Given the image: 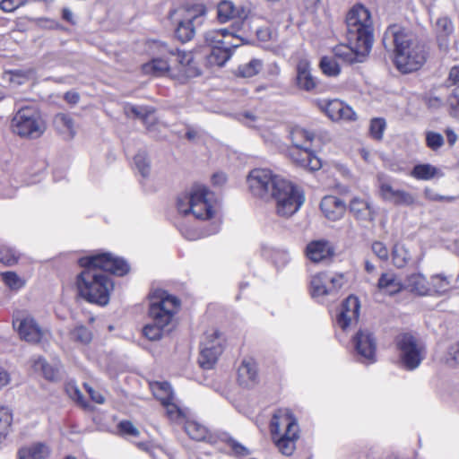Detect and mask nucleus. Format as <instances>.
<instances>
[{"label": "nucleus", "instance_id": "8fccbe9b", "mask_svg": "<svg viewBox=\"0 0 459 459\" xmlns=\"http://www.w3.org/2000/svg\"><path fill=\"white\" fill-rule=\"evenodd\" d=\"M386 128V122L384 118L376 117L371 119L369 125V134L370 136L377 140L380 141L383 138L384 132Z\"/></svg>", "mask_w": 459, "mask_h": 459}, {"label": "nucleus", "instance_id": "9d476101", "mask_svg": "<svg viewBox=\"0 0 459 459\" xmlns=\"http://www.w3.org/2000/svg\"><path fill=\"white\" fill-rule=\"evenodd\" d=\"M204 40L207 44L206 64L209 66H223L232 56L233 50L238 46L224 39H215L214 32H206Z\"/></svg>", "mask_w": 459, "mask_h": 459}, {"label": "nucleus", "instance_id": "dca6fc26", "mask_svg": "<svg viewBox=\"0 0 459 459\" xmlns=\"http://www.w3.org/2000/svg\"><path fill=\"white\" fill-rule=\"evenodd\" d=\"M315 150H301L297 147L289 149V156L297 165L307 169L310 171H316L321 169L322 161L315 154Z\"/></svg>", "mask_w": 459, "mask_h": 459}, {"label": "nucleus", "instance_id": "bf43d9fd", "mask_svg": "<svg viewBox=\"0 0 459 459\" xmlns=\"http://www.w3.org/2000/svg\"><path fill=\"white\" fill-rule=\"evenodd\" d=\"M30 0H2L0 9L4 13H12L17 8L26 4Z\"/></svg>", "mask_w": 459, "mask_h": 459}, {"label": "nucleus", "instance_id": "e433bc0d", "mask_svg": "<svg viewBox=\"0 0 459 459\" xmlns=\"http://www.w3.org/2000/svg\"><path fill=\"white\" fill-rule=\"evenodd\" d=\"M351 212L359 220H371L372 212L370 206L363 199L354 198L350 204Z\"/></svg>", "mask_w": 459, "mask_h": 459}, {"label": "nucleus", "instance_id": "f704fd0d", "mask_svg": "<svg viewBox=\"0 0 459 459\" xmlns=\"http://www.w3.org/2000/svg\"><path fill=\"white\" fill-rule=\"evenodd\" d=\"M217 439L225 443L231 450L230 455L236 457H246L250 455V450L244 445L236 440L227 432H221L217 436Z\"/></svg>", "mask_w": 459, "mask_h": 459}, {"label": "nucleus", "instance_id": "20e7f679", "mask_svg": "<svg viewBox=\"0 0 459 459\" xmlns=\"http://www.w3.org/2000/svg\"><path fill=\"white\" fill-rule=\"evenodd\" d=\"M373 41L370 13L363 5L356 4L346 14V64L365 62Z\"/></svg>", "mask_w": 459, "mask_h": 459}, {"label": "nucleus", "instance_id": "13d9d810", "mask_svg": "<svg viewBox=\"0 0 459 459\" xmlns=\"http://www.w3.org/2000/svg\"><path fill=\"white\" fill-rule=\"evenodd\" d=\"M117 429L122 436L138 437L140 434L138 429L130 420H121L117 424Z\"/></svg>", "mask_w": 459, "mask_h": 459}, {"label": "nucleus", "instance_id": "5701e85b", "mask_svg": "<svg viewBox=\"0 0 459 459\" xmlns=\"http://www.w3.org/2000/svg\"><path fill=\"white\" fill-rule=\"evenodd\" d=\"M185 430L193 440L206 441L211 444H216L217 442V437L211 434L204 425L195 420H186Z\"/></svg>", "mask_w": 459, "mask_h": 459}, {"label": "nucleus", "instance_id": "72a5a7b5", "mask_svg": "<svg viewBox=\"0 0 459 459\" xmlns=\"http://www.w3.org/2000/svg\"><path fill=\"white\" fill-rule=\"evenodd\" d=\"M238 381L247 388L254 385L257 381L255 366L250 362L243 361L238 368Z\"/></svg>", "mask_w": 459, "mask_h": 459}, {"label": "nucleus", "instance_id": "79ce46f5", "mask_svg": "<svg viewBox=\"0 0 459 459\" xmlns=\"http://www.w3.org/2000/svg\"><path fill=\"white\" fill-rule=\"evenodd\" d=\"M319 67L322 73L327 76H336L341 73V66L333 56L321 57Z\"/></svg>", "mask_w": 459, "mask_h": 459}, {"label": "nucleus", "instance_id": "a878e982", "mask_svg": "<svg viewBox=\"0 0 459 459\" xmlns=\"http://www.w3.org/2000/svg\"><path fill=\"white\" fill-rule=\"evenodd\" d=\"M404 288L418 295L431 294V287L426 277L420 273H412L407 277Z\"/></svg>", "mask_w": 459, "mask_h": 459}, {"label": "nucleus", "instance_id": "412c9836", "mask_svg": "<svg viewBox=\"0 0 459 459\" xmlns=\"http://www.w3.org/2000/svg\"><path fill=\"white\" fill-rule=\"evenodd\" d=\"M290 138L292 143V147L305 151L315 150L314 143L316 141V135L312 131L295 126L290 132Z\"/></svg>", "mask_w": 459, "mask_h": 459}, {"label": "nucleus", "instance_id": "4468645a", "mask_svg": "<svg viewBox=\"0 0 459 459\" xmlns=\"http://www.w3.org/2000/svg\"><path fill=\"white\" fill-rule=\"evenodd\" d=\"M282 428L285 429L284 433L292 437L297 436L299 432L297 420L289 409H278L271 420L270 429L273 436L280 434Z\"/></svg>", "mask_w": 459, "mask_h": 459}, {"label": "nucleus", "instance_id": "0e129e2a", "mask_svg": "<svg viewBox=\"0 0 459 459\" xmlns=\"http://www.w3.org/2000/svg\"><path fill=\"white\" fill-rule=\"evenodd\" d=\"M39 24L40 27L48 30H60L62 26L60 23L55 20L41 18L39 20Z\"/></svg>", "mask_w": 459, "mask_h": 459}, {"label": "nucleus", "instance_id": "c85d7f7f", "mask_svg": "<svg viewBox=\"0 0 459 459\" xmlns=\"http://www.w3.org/2000/svg\"><path fill=\"white\" fill-rule=\"evenodd\" d=\"M377 286L379 290L389 295H394L404 288V285L394 273H383L378 280Z\"/></svg>", "mask_w": 459, "mask_h": 459}, {"label": "nucleus", "instance_id": "de8ad7c7", "mask_svg": "<svg viewBox=\"0 0 459 459\" xmlns=\"http://www.w3.org/2000/svg\"><path fill=\"white\" fill-rule=\"evenodd\" d=\"M19 254L15 249L6 245H0V263L12 266L18 262Z\"/></svg>", "mask_w": 459, "mask_h": 459}, {"label": "nucleus", "instance_id": "a19ab883", "mask_svg": "<svg viewBox=\"0 0 459 459\" xmlns=\"http://www.w3.org/2000/svg\"><path fill=\"white\" fill-rule=\"evenodd\" d=\"M263 68L260 59L253 58L248 63L241 65L238 68V75L243 78H250L259 74Z\"/></svg>", "mask_w": 459, "mask_h": 459}, {"label": "nucleus", "instance_id": "f8f14e48", "mask_svg": "<svg viewBox=\"0 0 459 459\" xmlns=\"http://www.w3.org/2000/svg\"><path fill=\"white\" fill-rule=\"evenodd\" d=\"M214 194L204 186H196L192 189L190 212L198 220L211 219L214 214L212 207Z\"/></svg>", "mask_w": 459, "mask_h": 459}, {"label": "nucleus", "instance_id": "774afa93", "mask_svg": "<svg viewBox=\"0 0 459 459\" xmlns=\"http://www.w3.org/2000/svg\"><path fill=\"white\" fill-rule=\"evenodd\" d=\"M87 391H88L92 401H94L95 403H97L99 404L104 403L105 398L101 394L93 390L91 387H88Z\"/></svg>", "mask_w": 459, "mask_h": 459}, {"label": "nucleus", "instance_id": "ddd939ff", "mask_svg": "<svg viewBox=\"0 0 459 459\" xmlns=\"http://www.w3.org/2000/svg\"><path fill=\"white\" fill-rule=\"evenodd\" d=\"M377 187L379 196L385 202L399 206H412L416 204L417 199L414 195L394 188L390 180L384 175L377 176Z\"/></svg>", "mask_w": 459, "mask_h": 459}, {"label": "nucleus", "instance_id": "58836bf2", "mask_svg": "<svg viewBox=\"0 0 459 459\" xmlns=\"http://www.w3.org/2000/svg\"><path fill=\"white\" fill-rule=\"evenodd\" d=\"M360 310V302L356 296L346 298V327L353 322H358Z\"/></svg>", "mask_w": 459, "mask_h": 459}, {"label": "nucleus", "instance_id": "1a4fd4ad", "mask_svg": "<svg viewBox=\"0 0 459 459\" xmlns=\"http://www.w3.org/2000/svg\"><path fill=\"white\" fill-rule=\"evenodd\" d=\"M184 17L178 21L175 29V37L182 43L193 39L197 28L201 27L207 13L206 6L203 4H193L184 10Z\"/></svg>", "mask_w": 459, "mask_h": 459}, {"label": "nucleus", "instance_id": "c9c22d12", "mask_svg": "<svg viewBox=\"0 0 459 459\" xmlns=\"http://www.w3.org/2000/svg\"><path fill=\"white\" fill-rule=\"evenodd\" d=\"M411 253L409 248L401 243H396L392 250V261L395 267L403 268L411 260Z\"/></svg>", "mask_w": 459, "mask_h": 459}, {"label": "nucleus", "instance_id": "a211bd4d", "mask_svg": "<svg viewBox=\"0 0 459 459\" xmlns=\"http://www.w3.org/2000/svg\"><path fill=\"white\" fill-rule=\"evenodd\" d=\"M297 85L299 89L311 91L316 88L317 79L312 75L310 62L302 58L297 65Z\"/></svg>", "mask_w": 459, "mask_h": 459}, {"label": "nucleus", "instance_id": "37998d69", "mask_svg": "<svg viewBox=\"0 0 459 459\" xmlns=\"http://www.w3.org/2000/svg\"><path fill=\"white\" fill-rule=\"evenodd\" d=\"M135 169L143 178H147L151 172V162L144 151L138 152L134 157Z\"/></svg>", "mask_w": 459, "mask_h": 459}, {"label": "nucleus", "instance_id": "69168bd1", "mask_svg": "<svg viewBox=\"0 0 459 459\" xmlns=\"http://www.w3.org/2000/svg\"><path fill=\"white\" fill-rule=\"evenodd\" d=\"M424 195L425 197L430 201H452L454 199V197L440 195L429 188L425 189Z\"/></svg>", "mask_w": 459, "mask_h": 459}, {"label": "nucleus", "instance_id": "cd10ccee", "mask_svg": "<svg viewBox=\"0 0 459 459\" xmlns=\"http://www.w3.org/2000/svg\"><path fill=\"white\" fill-rule=\"evenodd\" d=\"M319 107L332 121H339L343 117L344 102L340 100H322Z\"/></svg>", "mask_w": 459, "mask_h": 459}, {"label": "nucleus", "instance_id": "603ef678", "mask_svg": "<svg viewBox=\"0 0 459 459\" xmlns=\"http://www.w3.org/2000/svg\"><path fill=\"white\" fill-rule=\"evenodd\" d=\"M445 140L441 134L433 131L426 132V145L432 151H437L444 145Z\"/></svg>", "mask_w": 459, "mask_h": 459}, {"label": "nucleus", "instance_id": "9b49d317", "mask_svg": "<svg viewBox=\"0 0 459 459\" xmlns=\"http://www.w3.org/2000/svg\"><path fill=\"white\" fill-rule=\"evenodd\" d=\"M222 339L218 331H213L211 334H206L200 343V354L198 363L204 369H211L222 353Z\"/></svg>", "mask_w": 459, "mask_h": 459}, {"label": "nucleus", "instance_id": "4d7b16f0", "mask_svg": "<svg viewBox=\"0 0 459 459\" xmlns=\"http://www.w3.org/2000/svg\"><path fill=\"white\" fill-rule=\"evenodd\" d=\"M192 203V190L189 193L181 194L177 199V208L180 213L187 215L190 213L189 206Z\"/></svg>", "mask_w": 459, "mask_h": 459}, {"label": "nucleus", "instance_id": "c756f323", "mask_svg": "<svg viewBox=\"0 0 459 459\" xmlns=\"http://www.w3.org/2000/svg\"><path fill=\"white\" fill-rule=\"evenodd\" d=\"M154 45L159 55L163 56L166 60L169 61L170 70H180L178 48L161 41L155 42Z\"/></svg>", "mask_w": 459, "mask_h": 459}, {"label": "nucleus", "instance_id": "bb28decb", "mask_svg": "<svg viewBox=\"0 0 459 459\" xmlns=\"http://www.w3.org/2000/svg\"><path fill=\"white\" fill-rule=\"evenodd\" d=\"M48 455V446L43 442H36L30 446L20 448L18 459H46Z\"/></svg>", "mask_w": 459, "mask_h": 459}, {"label": "nucleus", "instance_id": "f3484780", "mask_svg": "<svg viewBox=\"0 0 459 459\" xmlns=\"http://www.w3.org/2000/svg\"><path fill=\"white\" fill-rule=\"evenodd\" d=\"M307 258L313 263H320L330 259L334 255L332 245L326 240H314L306 247Z\"/></svg>", "mask_w": 459, "mask_h": 459}, {"label": "nucleus", "instance_id": "f03ea898", "mask_svg": "<svg viewBox=\"0 0 459 459\" xmlns=\"http://www.w3.org/2000/svg\"><path fill=\"white\" fill-rule=\"evenodd\" d=\"M251 193L264 199L273 198L276 212L281 217H290L305 202L303 191L285 178L274 175L270 169H255L247 177Z\"/></svg>", "mask_w": 459, "mask_h": 459}, {"label": "nucleus", "instance_id": "f257e3e1", "mask_svg": "<svg viewBox=\"0 0 459 459\" xmlns=\"http://www.w3.org/2000/svg\"><path fill=\"white\" fill-rule=\"evenodd\" d=\"M83 270L76 277L80 297L89 303L106 306L114 288L112 281L103 273L124 276L130 271L129 264L122 257L109 252L81 257L78 261Z\"/></svg>", "mask_w": 459, "mask_h": 459}, {"label": "nucleus", "instance_id": "49530a36", "mask_svg": "<svg viewBox=\"0 0 459 459\" xmlns=\"http://www.w3.org/2000/svg\"><path fill=\"white\" fill-rule=\"evenodd\" d=\"M13 417L8 408H0V445L9 433Z\"/></svg>", "mask_w": 459, "mask_h": 459}, {"label": "nucleus", "instance_id": "4c0bfd02", "mask_svg": "<svg viewBox=\"0 0 459 459\" xmlns=\"http://www.w3.org/2000/svg\"><path fill=\"white\" fill-rule=\"evenodd\" d=\"M431 293L444 294L451 289V278L443 273L431 276L429 281Z\"/></svg>", "mask_w": 459, "mask_h": 459}, {"label": "nucleus", "instance_id": "aec40b11", "mask_svg": "<svg viewBox=\"0 0 459 459\" xmlns=\"http://www.w3.org/2000/svg\"><path fill=\"white\" fill-rule=\"evenodd\" d=\"M434 31L439 48L446 51L449 46V38L454 32V24L451 19L447 16L437 18L434 24Z\"/></svg>", "mask_w": 459, "mask_h": 459}, {"label": "nucleus", "instance_id": "052dcab7", "mask_svg": "<svg viewBox=\"0 0 459 459\" xmlns=\"http://www.w3.org/2000/svg\"><path fill=\"white\" fill-rule=\"evenodd\" d=\"M55 124L56 126L65 127L70 132H72L74 128V120L69 115L66 114H57L55 117Z\"/></svg>", "mask_w": 459, "mask_h": 459}, {"label": "nucleus", "instance_id": "b1692460", "mask_svg": "<svg viewBox=\"0 0 459 459\" xmlns=\"http://www.w3.org/2000/svg\"><path fill=\"white\" fill-rule=\"evenodd\" d=\"M449 85L455 86L448 101L450 106V115L459 119V67L454 66L450 69L448 75Z\"/></svg>", "mask_w": 459, "mask_h": 459}, {"label": "nucleus", "instance_id": "680f3d73", "mask_svg": "<svg viewBox=\"0 0 459 459\" xmlns=\"http://www.w3.org/2000/svg\"><path fill=\"white\" fill-rule=\"evenodd\" d=\"M373 253L381 260H387L389 252L385 245L380 241H376L372 244Z\"/></svg>", "mask_w": 459, "mask_h": 459}, {"label": "nucleus", "instance_id": "7c9ffc66", "mask_svg": "<svg viewBox=\"0 0 459 459\" xmlns=\"http://www.w3.org/2000/svg\"><path fill=\"white\" fill-rule=\"evenodd\" d=\"M410 175L415 179L428 181L441 177L442 173L437 167L429 163H424L415 165Z\"/></svg>", "mask_w": 459, "mask_h": 459}, {"label": "nucleus", "instance_id": "0eeeda50", "mask_svg": "<svg viewBox=\"0 0 459 459\" xmlns=\"http://www.w3.org/2000/svg\"><path fill=\"white\" fill-rule=\"evenodd\" d=\"M13 133L21 137L39 138L45 131V125L39 114L32 108H22L12 120Z\"/></svg>", "mask_w": 459, "mask_h": 459}, {"label": "nucleus", "instance_id": "5fc2aeb1", "mask_svg": "<svg viewBox=\"0 0 459 459\" xmlns=\"http://www.w3.org/2000/svg\"><path fill=\"white\" fill-rule=\"evenodd\" d=\"M38 363L40 365L43 376L46 379L56 381L58 379V368L53 365L48 364L45 359H39Z\"/></svg>", "mask_w": 459, "mask_h": 459}, {"label": "nucleus", "instance_id": "338daca9", "mask_svg": "<svg viewBox=\"0 0 459 459\" xmlns=\"http://www.w3.org/2000/svg\"><path fill=\"white\" fill-rule=\"evenodd\" d=\"M255 34L257 39L263 42H267L272 39V30L268 27L257 29Z\"/></svg>", "mask_w": 459, "mask_h": 459}, {"label": "nucleus", "instance_id": "3c124183", "mask_svg": "<svg viewBox=\"0 0 459 459\" xmlns=\"http://www.w3.org/2000/svg\"><path fill=\"white\" fill-rule=\"evenodd\" d=\"M2 280L12 290H19L24 285V281L14 272H4Z\"/></svg>", "mask_w": 459, "mask_h": 459}, {"label": "nucleus", "instance_id": "473e14b6", "mask_svg": "<svg viewBox=\"0 0 459 459\" xmlns=\"http://www.w3.org/2000/svg\"><path fill=\"white\" fill-rule=\"evenodd\" d=\"M170 71L169 61L166 60L163 56L153 58L151 62L143 65V72L154 76H161Z\"/></svg>", "mask_w": 459, "mask_h": 459}, {"label": "nucleus", "instance_id": "a18cd8bd", "mask_svg": "<svg viewBox=\"0 0 459 459\" xmlns=\"http://www.w3.org/2000/svg\"><path fill=\"white\" fill-rule=\"evenodd\" d=\"M92 333L85 325H78L71 331V338L83 345L89 344L92 341Z\"/></svg>", "mask_w": 459, "mask_h": 459}, {"label": "nucleus", "instance_id": "6e6d98bb", "mask_svg": "<svg viewBox=\"0 0 459 459\" xmlns=\"http://www.w3.org/2000/svg\"><path fill=\"white\" fill-rule=\"evenodd\" d=\"M65 392L71 399L76 402L82 408H87L88 403L85 402L84 396L75 385L68 384L65 386Z\"/></svg>", "mask_w": 459, "mask_h": 459}, {"label": "nucleus", "instance_id": "423d86ee", "mask_svg": "<svg viewBox=\"0 0 459 459\" xmlns=\"http://www.w3.org/2000/svg\"><path fill=\"white\" fill-rule=\"evenodd\" d=\"M179 307L180 300L177 297L162 291L159 297L151 299L148 316L151 322L167 328Z\"/></svg>", "mask_w": 459, "mask_h": 459}, {"label": "nucleus", "instance_id": "6ab92c4d", "mask_svg": "<svg viewBox=\"0 0 459 459\" xmlns=\"http://www.w3.org/2000/svg\"><path fill=\"white\" fill-rule=\"evenodd\" d=\"M320 209L330 221H338L344 214V203L334 195L325 196L320 203Z\"/></svg>", "mask_w": 459, "mask_h": 459}, {"label": "nucleus", "instance_id": "2f4dec72", "mask_svg": "<svg viewBox=\"0 0 459 459\" xmlns=\"http://www.w3.org/2000/svg\"><path fill=\"white\" fill-rule=\"evenodd\" d=\"M156 386L163 391L166 397L163 398V403L168 406V415L173 420H178L184 417L182 411L175 404L170 403L172 399V389L168 382L156 383Z\"/></svg>", "mask_w": 459, "mask_h": 459}, {"label": "nucleus", "instance_id": "09e8293b", "mask_svg": "<svg viewBox=\"0 0 459 459\" xmlns=\"http://www.w3.org/2000/svg\"><path fill=\"white\" fill-rule=\"evenodd\" d=\"M178 58H179V65L180 69L187 67L185 71V73H187L190 76H198L202 73L199 69H195V71H191L192 69V63H193V55L191 52L186 51H181L178 49Z\"/></svg>", "mask_w": 459, "mask_h": 459}, {"label": "nucleus", "instance_id": "2eb2a0df", "mask_svg": "<svg viewBox=\"0 0 459 459\" xmlns=\"http://www.w3.org/2000/svg\"><path fill=\"white\" fill-rule=\"evenodd\" d=\"M358 354L368 363L376 361L377 341L368 330H359L353 338Z\"/></svg>", "mask_w": 459, "mask_h": 459}, {"label": "nucleus", "instance_id": "6e6552de", "mask_svg": "<svg viewBox=\"0 0 459 459\" xmlns=\"http://www.w3.org/2000/svg\"><path fill=\"white\" fill-rule=\"evenodd\" d=\"M395 343L403 368L408 370L417 368L425 358L424 346L410 333L398 335Z\"/></svg>", "mask_w": 459, "mask_h": 459}, {"label": "nucleus", "instance_id": "ea45409f", "mask_svg": "<svg viewBox=\"0 0 459 459\" xmlns=\"http://www.w3.org/2000/svg\"><path fill=\"white\" fill-rule=\"evenodd\" d=\"M299 438V432L297 436L292 437L288 433H283L279 438L275 440V445L279 451L284 455H290L295 450V441Z\"/></svg>", "mask_w": 459, "mask_h": 459}, {"label": "nucleus", "instance_id": "393cba45", "mask_svg": "<svg viewBox=\"0 0 459 459\" xmlns=\"http://www.w3.org/2000/svg\"><path fill=\"white\" fill-rule=\"evenodd\" d=\"M247 13L243 8L237 9L232 2L223 0L217 6V18L221 23L227 22L234 18L245 19Z\"/></svg>", "mask_w": 459, "mask_h": 459}, {"label": "nucleus", "instance_id": "864d4df0", "mask_svg": "<svg viewBox=\"0 0 459 459\" xmlns=\"http://www.w3.org/2000/svg\"><path fill=\"white\" fill-rule=\"evenodd\" d=\"M445 359L450 366L459 365V341L453 342L448 345Z\"/></svg>", "mask_w": 459, "mask_h": 459}, {"label": "nucleus", "instance_id": "39448f33", "mask_svg": "<svg viewBox=\"0 0 459 459\" xmlns=\"http://www.w3.org/2000/svg\"><path fill=\"white\" fill-rule=\"evenodd\" d=\"M343 275L318 273L310 281L311 297L326 304L335 327L344 332V290Z\"/></svg>", "mask_w": 459, "mask_h": 459}, {"label": "nucleus", "instance_id": "4be33fe9", "mask_svg": "<svg viewBox=\"0 0 459 459\" xmlns=\"http://www.w3.org/2000/svg\"><path fill=\"white\" fill-rule=\"evenodd\" d=\"M20 336L26 342H39L42 338V330L32 317H26L18 325Z\"/></svg>", "mask_w": 459, "mask_h": 459}, {"label": "nucleus", "instance_id": "c03bdc74", "mask_svg": "<svg viewBox=\"0 0 459 459\" xmlns=\"http://www.w3.org/2000/svg\"><path fill=\"white\" fill-rule=\"evenodd\" d=\"M170 329L150 322L143 328V335L150 341H158L161 339L165 332H169Z\"/></svg>", "mask_w": 459, "mask_h": 459}, {"label": "nucleus", "instance_id": "7ed1b4c3", "mask_svg": "<svg viewBox=\"0 0 459 459\" xmlns=\"http://www.w3.org/2000/svg\"><path fill=\"white\" fill-rule=\"evenodd\" d=\"M382 42L385 49L394 51V64L403 74L419 70L427 60L426 45L401 25L388 26Z\"/></svg>", "mask_w": 459, "mask_h": 459}, {"label": "nucleus", "instance_id": "e2e57ef3", "mask_svg": "<svg viewBox=\"0 0 459 459\" xmlns=\"http://www.w3.org/2000/svg\"><path fill=\"white\" fill-rule=\"evenodd\" d=\"M129 112L133 114L134 117L144 121L151 113V110L147 107L132 106L129 108Z\"/></svg>", "mask_w": 459, "mask_h": 459}]
</instances>
